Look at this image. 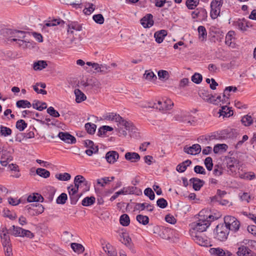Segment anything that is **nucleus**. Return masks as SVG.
<instances>
[{"instance_id": "1", "label": "nucleus", "mask_w": 256, "mask_h": 256, "mask_svg": "<svg viewBox=\"0 0 256 256\" xmlns=\"http://www.w3.org/2000/svg\"><path fill=\"white\" fill-rule=\"evenodd\" d=\"M205 212L204 210H201L199 214L200 218L198 220L190 224V234L192 232L202 233L209 227L212 222L219 218V216H214L212 214L204 215Z\"/></svg>"}, {"instance_id": "2", "label": "nucleus", "mask_w": 256, "mask_h": 256, "mask_svg": "<svg viewBox=\"0 0 256 256\" xmlns=\"http://www.w3.org/2000/svg\"><path fill=\"white\" fill-rule=\"evenodd\" d=\"M103 119L110 121H115L118 122L120 125L125 126L128 130H132V126L128 121L124 120L119 114L114 112H108L103 115Z\"/></svg>"}, {"instance_id": "3", "label": "nucleus", "mask_w": 256, "mask_h": 256, "mask_svg": "<svg viewBox=\"0 0 256 256\" xmlns=\"http://www.w3.org/2000/svg\"><path fill=\"white\" fill-rule=\"evenodd\" d=\"M230 231L223 223L217 225L214 230V236L216 239L220 242H224L228 238Z\"/></svg>"}, {"instance_id": "4", "label": "nucleus", "mask_w": 256, "mask_h": 256, "mask_svg": "<svg viewBox=\"0 0 256 256\" xmlns=\"http://www.w3.org/2000/svg\"><path fill=\"white\" fill-rule=\"evenodd\" d=\"M174 106V103L171 100L165 98L162 100H156L152 105L149 107L158 110L160 111L164 112L170 110Z\"/></svg>"}, {"instance_id": "5", "label": "nucleus", "mask_w": 256, "mask_h": 256, "mask_svg": "<svg viewBox=\"0 0 256 256\" xmlns=\"http://www.w3.org/2000/svg\"><path fill=\"white\" fill-rule=\"evenodd\" d=\"M5 32L9 38H11L10 40L12 42H17L20 40L24 39L28 37V35H30L29 33L26 32L16 30L6 29Z\"/></svg>"}, {"instance_id": "6", "label": "nucleus", "mask_w": 256, "mask_h": 256, "mask_svg": "<svg viewBox=\"0 0 256 256\" xmlns=\"http://www.w3.org/2000/svg\"><path fill=\"white\" fill-rule=\"evenodd\" d=\"M228 227L229 231L236 232L240 227V222L234 216H226L224 218L223 223Z\"/></svg>"}, {"instance_id": "7", "label": "nucleus", "mask_w": 256, "mask_h": 256, "mask_svg": "<svg viewBox=\"0 0 256 256\" xmlns=\"http://www.w3.org/2000/svg\"><path fill=\"white\" fill-rule=\"evenodd\" d=\"M193 240L198 244L201 246H208L210 245V242L208 238L202 233H194L192 232L190 234Z\"/></svg>"}, {"instance_id": "8", "label": "nucleus", "mask_w": 256, "mask_h": 256, "mask_svg": "<svg viewBox=\"0 0 256 256\" xmlns=\"http://www.w3.org/2000/svg\"><path fill=\"white\" fill-rule=\"evenodd\" d=\"M223 4L222 0H212L210 4V15L212 19L216 18L220 14V8Z\"/></svg>"}, {"instance_id": "9", "label": "nucleus", "mask_w": 256, "mask_h": 256, "mask_svg": "<svg viewBox=\"0 0 256 256\" xmlns=\"http://www.w3.org/2000/svg\"><path fill=\"white\" fill-rule=\"evenodd\" d=\"M74 184L72 185L74 189L78 191V189L82 186H85V190H88L90 188V184L86 178L81 175H78L75 176L74 179Z\"/></svg>"}, {"instance_id": "10", "label": "nucleus", "mask_w": 256, "mask_h": 256, "mask_svg": "<svg viewBox=\"0 0 256 256\" xmlns=\"http://www.w3.org/2000/svg\"><path fill=\"white\" fill-rule=\"evenodd\" d=\"M192 19L196 20L194 21L205 20L207 18V12L203 8H198L191 13Z\"/></svg>"}, {"instance_id": "11", "label": "nucleus", "mask_w": 256, "mask_h": 256, "mask_svg": "<svg viewBox=\"0 0 256 256\" xmlns=\"http://www.w3.org/2000/svg\"><path fill=\"white\" fill-rule=\"evenodd\" d=\"M26 208L28 210V212L31 216L38 215L42 214L44 211L43 206L40 204L28 205L26 206Z\"/></svg>"}, {"instance_id": "12", "label": "nucleus", "mask_w": 256, "mask_h": 256, "mask_svg": "<svg viewBox=\"0 0 256 256\" xmlns=\"http://www.w3.org/2000/svg\"><path fill=\"white\" fill-rule=\"evenodd\" d=\"M238 250L236 252L238 256H256V254L253 252L246 246L242 244V243H237Z\"/></svg>"}, {"instance_id": "13", "label": "nucleus", "mask_w": 256, "mask_h": 256, "mask_svg": "<svg viewBox=\"0 0 256 256\" xmlns=\"http://www.w3.org/2000/svg\"><path fill=\"white\" fill-rule=\"evenodd\" d=\"M68 190L70 200V204H76L82 195V194H78V191L73 188L72 184L68 187Z\"/></svg>"}, {"instance_id": "14", "label": "nucleus", "mask_w": 256, "mask_h": 256, "mask_svg": "<svg viewBox=\"0 0 256 256\" xmlns=\"http://www.w3.org/2000/svg\"><path fill=\"white\" fill-rule=\"evenodd\" d=\"M209 252L213 256H231L232 255L230 252L220 248H210Z\"/></svg>"}, {"instance_id": "15", "label": "nucleus", "mask_w": 256, "mask_h": 256, "mask_svg": "<svg viewBox=\"0 0 256 256\" xmlns=\"http://www.w3.org/2000/svg\"><path fill=\"white\" fill-rule=\"evenodd\" d=\"M58 136L65 142L71 144L76 142V138L67 132H60L58 134Z\"/></svg>"}, {"instance_id": "16", "label": "nucleus", "mask_w": 256, "mask_h": 256, "mask_svg": "<svg viewBox=\"0 0 256 256\" xmlns=\"http://www.w3.org/2000/svg\"><path fill=\"white\" fill-rule=\"evenodd\" d=\"M228 168L232 172H236L240 170V162L238 160L234 157H230L228 158Z\"/></svg>"}, {"instance_id": "17", "label": "nucleus", "mask_w": 256, "mask_h": 256, "mask_svg": "<svg viewBox=\"0 0 256 256\" xmlns=\"http://www.w3.org/2000/svg\"><path fill=\"white\" fill-rule=\"evenodd\" d=\"M184 150L188 154L196 155L201 152V146L199 144H194L192 146H185Z\"/></svg>"}, {"instance_id": "18", "label": "nucleus", "mask_w": 256, "mask_h": 256, "mask_svg": "<svg viewBox=\"0 0 256 256\" xmlns=\"http://www.w3.org/2000/svg\"><path fill=\"white\" fill-rule=\"evenodd\" d=\"M229 98L226 99L224 98L223 97V94L222 96H211V100H210V103L212 104H218L222 102V104H229Z\"/></svg>"}, {"instance_id": "19", "label": "nucleus", "mask_w": 256, "mask_h": 256, "mask_svg": "<svg viewBox=\"0 0 256 256\" xmlns=\"http://www.w3.org/2000/svg\"><path fill=\"white\" fill-rule=\"evenodd\" d=\"M153 16L152 14H147L142 18L140 22L142 25L145 28H150L154 24Z\"/></svg>"}, {"instance_id": "20", "label": "nucleus", "mask_w": 256, "mask_h": 256, "mask_svg": "<svg viewBox=\"0 0 256 256\" xmlns=\"http://www.w3.org/2000/svg\"><path fill=\"white\" fill-rule=\"evenodd\" d=\"M190 184H192L193 188L196 191L200 190L205 183L203 180L197 178H190Z\"/></svg>"}, {"instance_id": "21", "label": "nucleus", "mask_w": 256, "mask_h": 256, "mask_svg": "<svg viewBox=\"0 0 256 256\" xmlns=\"http://www.w3.org/2000/svg\"><path fill=\"white\" fill-rule=\"evenodd\" d=\"M118 154L116 151H109L106 152L105 158L106 161L110 164L114 163L118 158Z\"/></svg>"}, {"instance_id": "22", "label": "nucleus", "mask_w": 256, "mask_h": 256, "mask_svg": "<svg viewBox=\"0 0 256 256\" xmlns=\"http://www.w3.org/2000/svg\"><path fill=\"white\" fill-rule=\"evenodd\" d=\"M125 158L132 162H136L140 160V157L138 153L135 152H127L124 155Z\"/></svg>"}, {"instance_id": "23", "label": "nucleus", "mask_w": 256, "mask_h": 256, "mask_svg": "<svg viewBox=\"0 0 256 256\" xmlns=\"http://www.w3.org/2000/svg\"><path fill=\"white\" fill-rule=\"evenodd\" d=\"M128 122L131 124V126L133 127L132 128H132V130H128V128H126L125 126L120 125L119 124V126H118V132L120 134L123 135L124 136H126L127 134V131H128V132H130V135L132 134V133L136 132V127L133 125V124L131 122Z\"/></svg>"}, {"instance_id": "24", "label": "nucleus", "mask_w": 256, "mask_h": 256, "mask_svg": "<svg viewBox=\"0 0 256 256\" xmlns=\"http://www.w3.org/2000/svg\"><path fill=\"white\" fill-rule=\"evenodd\" d=\"M167 35V32L166 30H162L160 31L156 32L154 34V37L156 39V41L160 44L164 40V37Z\"/></svg>"}, {"instance_id": "25", "label": "nucleus", "mask_w": 256, "mask_h": 256, "mask_svg": "<svg viewBox=\"0 0 256 256\" xmlns=\"http://www.w3.org/2000/svg\"><path fill=\"white\" fill-rule=\"evenodd\" d=\"M218 113L220 116H223L226 118H228L233 114L232 110H230V108L226 105L222 106L221 108L219 110Z\"/></svg>"}, {"instance_id": "26", "label": "nucleus", "mask_w": 256, "mask_h": 256, "mask_svg": "<svg viewBox=\"0 0 256 256\" xmlns=\"http://www.w3.org/2000/svg\"><path fill=\"white\" fill-rule=\"evenodd\" d=\"M122 189L124 191V195L130 194H138L139 192H141L139 188L134 186L124 187Z\"/></svg>"}, {"instance_id": "27", "label": "nucleus", "mask_w": 256, "mask_h": 256, "mask_svg": "<svg viewBox=\"0 0 256 256\" xmlns=\"http://www.w3.org/2000/svg\"><path fill=\"white\" fill-rule=\"evenodd\" d=\"M2 246L11 244L8 231L6 229H3L0 235Z\"/></svg>"}, {"instance_id": "28", "label": "nucleus", "mask_w": 256, "mask_h": 256, "mask_svg": "<svg viewBox=\"0 0 256 256\" xmlns=\"http://www.w3.org/2000/svg\"><path fill=\"white\" fill-rule=\"evenodd\" d=\"M146 208L148 209V211L151 212L153 211L154 206L146 202L137 203L136 205V208L140 211L144 210Z\"/></svg>"}, {"instance_id": "29", "label": "nucleus", "mask_w": 256, "mask_h": 256, "mask_svg": "<svg viewBox=\"0 0 256 256\" xmlns=\"http://www.w3.org/2000/svg\"><path fill=\"white\" fill-rule=\"evenodd\" d=\"M120 237L121 238H122V240H120L121 242L128 248H132V239L126 233H122L120 235Z\"/></svg>"}, {"instance_id": "30", "label": "nucleus", "mask_w": 256, "mask_h": 256, "mask_svg": "<svg viewBox=\"0 0 256 256\" xmlns=\"http://www.w3.org/2000/svg\"><path fill=\"white\" fill-rule=\"evenodd\" d=\"M234 31H230L226 36L225 43L229 46L233 47L234 44Z\"/></svg>"}, {"instance_id": "31", "label": "nucleus", "mask_w": 256, "mask_h": 256, "mask_svg": "<svg viewBox=\"0 0 256 256\" xmlns=\"http://www.w3.org/2000/svg\"><path fill=\"white\" fill-rule=\"evenodd\" d=\"M44 200L43 197L38 193H34L32 195H30L27 198L28 202H42Z\"/></svg>"}, {"instance_id": "32", "label": "nucleus", "mask_w": 256, "mask_h": 256, "mask_svg": "<svg viewBox=\"0 0 256 256\" xmlns=\"http://www.w3.org/2000/svg\"><path fill=\"white\" fill-rule=\"evenodd\" d=\"M228 148V146L225 144H217L214 147V154L223 153L226 152Z\"/></svg>"}, {"instance_id": "33", "label": "nucleus", "mask_w": 256, "mask_h": 256, "mask_svg": "<svg viewBox=\"0 0 256 256\" xmlns=\"http://www.w3.org/2000/svg\"><path fill=\"white\" fill-rule=\"evenodd\" d=\"M56 192L55 188L52 186H48L44 192V196L49 201H52Z\"/></svg>"}, {"instance_id": "34", "label": "nucleus", "mask_w": 256, "mask_h": 256, "mask_svg": "<svg viewBox=\"0 0 256 256\" xmlns=\"http://www.w3.org/2000/svg\"><path fill=\"white\" fill-rule=\"evenodd\" d=\"M192 164V162L190 160H186L184 162L178 164L176 168V170L179 172H184L187 167Z\"/></svg>"}, {"instance_id": "35", "label": "nucleus", "mask_w": 256, "mask_h": 256, "mask_svg": "<svg viewBox=\"0 0 256 256\" xmlns=\"http://www.w3.org/2000/svg\"><path fill=\"white\" fill-rule=\"evenodd\" d=\"M74 94L76 96V101L78 103H80L86 100V95L79 89L74 90Z\"/></svg>"}, {"instance_id": "36", "label": "nucleus", "mask_w": 256, "mask_h": 256, "mask_svg": "<svg viewBox=\"0 0 256 256\" xmlns=\"http://www.w3.org/2000/svg\"><path fill=\"white\" fill-rule=\"evenodd\" d=\"M171 231L170 228H162L160 231L159 235L162 238L168 240L170 238Z\"/></svg>"}, {"instance_id": "37", "label": "nucleus", "mask_w": 256, "mask_h": 256, "mask_svg": "<svg viewBox=\"0 0 256 256\" xmlns=\"http://www.w3.org/2000/svg\"><path fill=\"white\" fill-rule=\"evenodd\" d=\"M12 134V130L8 127L1 125L0 126V136L7 137L10 136Z\"/></svg>"}, {"instance_id": "38", "label": "nucleus", "mask_w": 256, "mask_h": 256, "mask_svg": "<svg viewBox=\"0 0 256 256\" xmlns=\"http://www.w3.org/2000/svg\"><path fill=\"white\" fill-rule=\"evenodd\" d=\"M48 66L46 62L44 60H38L33 64V68L35 70H40L46 68Z\"/></svg>"}, {"instance_id": "39", "label": "nucleus", "mask_w": 256, "mask_h": 256, "mask_svg": "<svg viewBox=\"0 0 256 256\" xmlns=\"http://www.w3.org/2000/svg\"><path fill=\"white\" fill-rule=\"evenodd\" d=\"M95 202V197L93 196L90 197L86 196L82 200V204L84 206H89L94 204Z\"/></svg>"}, {"instance_id": "40", "label": "nucleus", "mask_w": 256, "mask_h": 256, "mask_svg": "<svg viewBox=\"0 0 256 256\" xmlns=\"http://www.w3.org/2000/svg\"><path fill=\"white\" fill-rule=\"evenodd\" d=\"M16 42L20 47H22L23 48L32 47V42L29 41L27 38L24 39L20 40Z\"/></svg>"}, {"instance_id": "41", "label": "nucleus", "mask_w": 256, "mask_h": 256, "mask_svg": "<svg viewBox=\"0 0 256 256\" xmlns=\"http://www.w3.org/2000/svg\"><path fill=\"white\" fill-rule=\"evenodd\" d=\"M70 246L72 250L78 254H82L84 250V248L80 244L75 242L72 243Z\"/></svg>"}, {"instance_id": "42", "label": "nucleus", "mask_w": 256, "mask_h": 256, "mask_svg": "<svg viewBox=\"0 0 256 256\" xmlns=\"http://www.w3.org/2000/svg\"><path fill=\"white\" fill-rule=\"evenodd\" d=\"M64 20L60 19H54L52 20H50L46 23L44 24V28H45L46 27L55 26L58 24H64Z\"/></svg>"}, {"instance_id": "43", "label": "nucleus", "mask_w": 256, "mask_h": 256, "mask_svg": "<svg viewBox=\"0 0 256 256\" xmlns=\"http://www.w3.org/2000/svg\"><path fill=\"white\" fill-rule=\"evenodd\" d=\"M254 122V120L248 114L244 116L241 120L242 123L246 126L251 125Z\"/></svg>"}, {"instance_id": "44", "label": "nucleus", "mask_w": 256, "mask_h": 256, "mask_svg": "<svg viewBox=\"0 0 256 256\" xmlns=\"http://www.w3.org/2000/svg\"><path fill=\"white\" fill-rule=\"evenodd\" d=\"M84 127L88 133L90 134H94L96 128V126L95 124L90 122L86 124Z\"/></svg>"}, {"instance_id": "45", "label": "nucleus", "mask_w": 256, "mask_h": 256, "mask_svg": "<svg viewBox=\"0 0 256 256\" xmlns=\"http://www.w3.org/2000/svg\"><path fill=\"white\" fill-rule=\"evenodd\" d=\"M113 128L108 126H103L100 127L98 132V135L100 136H102L106 134L108 131H112Z\"/></svg>"}, {"instance_id": "46", "label": "nucleus", "mask_w": 256, "mask_h": 256, "mask_svg": "<svg viewBox=\"0 0 256 256\" xmlns=\"http://www.w3.org/2000/svg\"><path fill=\"white\" fill-rule=\"evenodd\" d=\"M36 173L38 175L44 178H48L50 176V172L42 168H38L36 170Z\"/></svg>"}, {"instance_id": "47", "label": "nucleus", "mask_w": 256, "mask_h": 256, "mask_svg": "<svg viewBox=\"0 0 256 256\" xmlns=\"http://www.w3.org/2000/svg\"><path fill=\"white\" fill-rule=\"evenodd\" d=\"M200 96L205 101L210 102V100H211V96L208 90H202L199 92Z\"/></svg>"}, {"instance_id": "48", "label": "nucleus", "mask_w": 256, "mask_h": 256, "mask_svg": "<svg viewBox=\"0 0 256 256\" xmlns=\"http://www.w3.org/2000/svg\"><path fill=\"white\" fill-rule=\"evenodd\" d=\"M198 30L199 34V38L202 40H204L207 36L206 29L204 26H200L198 27Z\"/></svg>"}, {"instance_id": "49", "label": "nucleus", "mask_w": 256, "mask_h": 256, "mask_svg": "<svg viewBox=\"0 0 256 256\" xmlns=\"http://www.w3.org/2000/svg\"><path fill=\"white\" fill-rule=\"evenodd\" d=\"M120 224L124 226L129 225L130 222V219L129 216L127 214H122L120 218Z\"/></svg>"}, {"instance_id": "50", "label": "nucleus", "mask_w": 256, "mask_h": 256, "mask_svg": "<svg viewBox=\"0 0 256 256\" xmlns=\"http://www.w3.org/2000/svg\"><path fill=\"white\" fill-rule=\"evenodd\" d=\"M56 178L59 180L68 181L70 179L71 176L68 172L60 173L56 174Z\"/></svg>"}, {"instance_id": "51", "label": "nucleus", "mask_w": 256, "mask_h": 256, "mask_svg": "<svg viewBox=\"0 0 256 256\" xmlns=\"http://www.w3.org/2000/svg\"><path fill=\"white\" fill-rule=\"evenodd\" d=\"M16 106L19 108H30L32 104L30 102L27 100H20L16 102Z\"/></svg>"}, {"instance_id": "52", "label": "nucleus", "mask_w": 256, "mask_h": 256, "mask_svg": "<svg viewBox=\"0 0 256 256\" xmlns=\"http://www.w3.org/2000/svg\"><path fill=\"white\" fill-rule=\"evenodd\" d=\"M144 78L148 80H154L156 79V76L150 70H146L144 74Z\"/></svg>"}, {"instance_id": "53", "label": "nucleus", "mask_w": 256, "mask_h": 256, "mask_svg": "<svg viewBox=\"0 0 256 256\" xmlns=\"http://www.w3.org/2000/svg\"><path fill=\"white\" fill-rule=\"evenodd\" d=\"M8 200L9 204L13 206H18L20 204L25 203V201L22 198L18 199L16 198L10 197L8 198Z\"/></svg>"}, {"instance_id": "54", "label": "nucleus", "mask_w": 256, "mask_h": 256, "mask_svg": "<svg viewBox=\"0 0 256 256\" xmlns=\"http://www.w3.org/2000/svg\"><path fill=\"white\" fill-rule=\"evenodd\" d=\"M102 248L104 250H106V248H107V254L109 256H117L116 250L110 244H108L105 246H103Z\"/></svg>"}, {"instance_id": "55", "label": "nucleus", "mask_w": 256, "mask_h": 256, "mask_svg": "<svg viewBox=\"0 0 256 256\" xmlns=\"http://www.w3.org/2000/svg\"><path fill=\"white\" fill-rule=\"evenodd\" d=\"M199 4V0H186V6L190 10H194Z\"/></svg>"}, {"instance_id": "56", "label": "nucleus", "mask_w": 256, "mask_h": 256, "mask_svg": "<svg viewBox=\"0 0 256 256\" xmlns=\"http://www.w3.org/2000/svg\"><path fill=\"white\" fill-rule=\"evenodd\" d=\"M136 219L140 224L144 225L147 224L149 222V218L148 216L138 214L136 216Z\"/></svg>"}, {"instance_id": "57", "label": "nucleus", "mask_w": 256, "mask_h": 256, "mask_svg": "<svg viewBox=\"0 0 256 256\" xmlns=\"http://www.w3.org/2000/svg\"><path fill=\"white\" fill-rule=\"evenodd\" d=\"M28 124L23 120H20L16 122V126L20 131H23L26 127Z\"/></svg>"}, {"instance_id": "58", "label": "nucleus", "mask_w": 256, "mask_h": 256, "mask_svg": "<svg viewBox=\"0 0 256 256\" xmlns=\"http://www.w3.org/2000/svg\"><path fill=\"white\" fill-rule=\"evenodd\" d=\"M68 33L70 32V29L76 30V31H80L82 30V26L76 22H72L70 23V24H68Z\"/></svg>"}, {"instance_id": "59", "label": "nucleus", "mask_w": 256, "mask_h": 256, "mask_svg": "<svg viewBox=\"0 0 256 256\" xmlns=\"http://www.w3.org/2000/svg\"><path fill=\"white\" fill-rule=\"evenodd\" d=\"M237 90V88L236 86H230L226 87L224 89V92L223 93V97L224 98L226 99L227 98H229V92H236Z\"/></svg>"}, {"instance_id": "60", "label": "nucleus", "mask_w": 256, "mask_h": 256, "mask_svg": "<svg viewBox=\"0 0 256 256\" xmlns=\"http://www.w3.org/2000/svg\"><path fill=\"white\" fill-rule=\"evenodd\" d=\"M67 194L65 193H62L57 198L56 202L58 204H64L67 200Z\"/></svg>"}, {"instance_id": "61", "label": "nucleus", "mask_w": 256, "mask_h": 256, "mask_svg": "<svg viewBox=\"0 0 256 256\" xmlns=\"http://www.w3.org/2000/svg\"><path fill=\"white\" fill-rule=\"evenodd\" d=\"M242 178L248 180H252L256 178V176L253 172H246L243 174H242L240 176Z\"/></svg>"}, {"instance_id": "62", "label": "nucleus", "mask_w": 256, "mask_h": 256, "mask_svg": "<svg viewBox=\"0 0 256 256\" xmlns=\"http://www.w3.org/2000/svg\"><path fill=\"white\" fill-rule=\"evenodd\" d=\"M3 212L4 216L8 218L10 220H14L16 217V215L15 213L12 212L7 208L4 209Z\"/></svg>"}, {"instance_id": "63", "label": "nucleus", "mask_w": 256, "mask_h": 256, "mask_svg": "<svg viewBox=\"0 0 256 256\" xmlns=\"http://www.w3.org/2000/svg\"><path fill=\"white\" fill-rule=\"evenodd\" d=\"M92 18L97 24H102L104 22V18L102 14H94Z\"/></svg>"}, {"instance_id": "64", "label": "nucleus", "mask_w": 256, "mask_h": 256, "mask_svg": "<svg viewBox=\"0 0 256 256\" xmlns=\"http://www.w3.org/2000/svg\"><path fill=\"white\" fill-rule=\"evenodd\" d=\"M202 80V76L198 73L196 72L192 76V80L196 84L200 83Z\"/></svg>"}]
</instances>
